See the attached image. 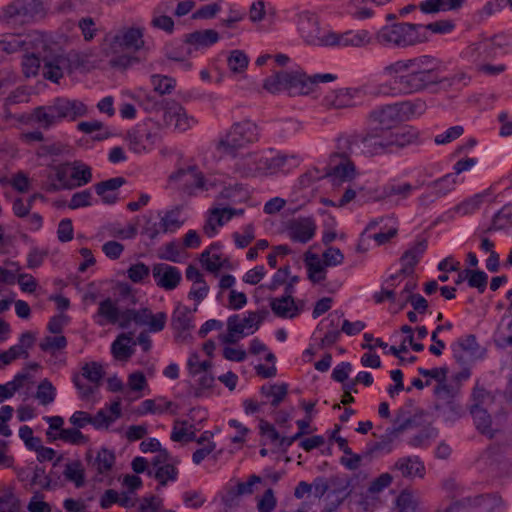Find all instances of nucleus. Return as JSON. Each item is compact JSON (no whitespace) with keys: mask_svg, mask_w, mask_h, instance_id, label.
<instances>
[{"mask_svg":"<svg viewBox=\"0 0 512 512\" xmlns=\"http://www.w3.org/2000/svg\"><path fill=\"white\" fill-rule=\"evenodd\" d=\"M410 102L404 101L377 107L368 114V126L384 130H399L398 125L404 121V109Z\"/></svg>","mask_w":512,"mask_h":512,"instance_id":"obj_17","label":"nucleus"},{"mask_svg":"<svg viewBox=\"0 0 512 512\" xmlns=\"http://www.w3.org/2000/svg\"><path fill=\"white\" fill-rule=\"evenodd\" d=\"M261 318L255 312H248V316L242 320L237 314L231 315L227 320V328L233 332H238L240 337L253 334L259 329Z\"/></svg>","mask_w":512,"mask_h":512,"instance_id":"obj_35","label":"nucleus"},{"mask_svg":"<svg viewBox=\"0 0 512 512\" xmlns=\"http://www.w3.org/2000/svg\"><path fill=\"white\" fill-rule=\"evenodd\" d=\"M177 463L178 461L172 459V461L159 466L154 471L148 470L147 474L150 477H154L161 486H166L169 481L175 482L178 479L179 470L176 467Z\"/></svg>","mask_w":512,"mask_h":512,"instance_id":"obj_48","label":"nucleus"},{"mask_svg":"<svg viewBox=\"0 0 512 512\" xmlns=\"http://www.w3.org/2000/svg\"><path fill=\"white\" fill-rule=\"evenodd\" d=\"M384 283L388 287L403 286V288H417L419 285L417 274L411 273L402 267L397 269L395 272H391V270H389L386 273Z\"/></svg>","mask_w":512,"mask_h":512,"instance_id":"obj_39","label":"nucleus"},{"mask_svg":"<svg viewBox=\"0 0 512 512\" xmlns=\"http://www.w3.org/2000/svg\"><path fill=\"white\" fill-rule=\"evenodd\" d=\"M423 30L421 34L426 37V42L429 40V32L434 34H449L455 29V23L449 19L438 20L429 24H421Z\"/></svg>","mask_w":512,"mask_h":512,"instance_id":"obj_61","label":"nucleus"},{"mask_svg":"<svg viewBox=\"0 0 512 512\" xmlns=\"http://www.w3.org/2000/svg\"><path fill=\"white\" fill-rule=\"evenodd\" d=\"M453 356L459 363L465 361L466 356L476 357L479 354L480 346L474 334H468L458 338L451 344Z\"/></svg>","mask_w":512,"mask_h":512,"instance_id":"obj_36","label":"nucleus"},{"mask_svg":"<svg viewBox=\"0 0 512 512\" xmlns=\"http://www.w3.org/2000/svg\"><path fill=\"white\" fill-rule=\"evenodd\" d=\"M163 123L166 126H174L180 132H185L192 128L196 123V119L188 115L186 110L180 103L170 100L165 103V113H163Z\"/></svg>","mask_w":512,"mask_h":512,"instance_id":"obj_24","label":"nucleus"},{"mask_svg":"<svg viewBox=\"0 0 512 512\" xmlns=\"http://www.w3.org/2000/svg\"><path fill=\"white\" fill-rule=\"evenodd\" d=\"M67 338L64 335L45 336L39 343V348L43 352L54 354L56 351L67 347Z\"/></svg>","mask_w":512,"mask_h":512,"instance_id":"obj_63","label":"nucleus"},{"mask_svg":"<svg viewBox=\"0 0 512 512\" xmlns=\"http://www.w3.org/2000/svg\"><path fill=\"white\" fill-rule=\"evenodd\" d=\"M36 398L44 406L51 404L55 400L56 388L50 380L44 379L39 383Z\"/></svg>","mask_w":512,"mask_h":512,"instance_id":"obj_64","label":"nucleus"},{"mask_svg":"<svg viewBox=\"0 0 512 512\" xmlns=\"http://www.w3.org/2000/svg\"><path fill=\"white\" fill-rule=\"evenodd\" d=\"M152 275L156 285L160 288H176L182 279L181 271L166 263L155 264Z\"/></svg>","mask_w":512,"mask_h":512,"instance_id":"obj_31","label":"nucleus"},{"mask_svg":"<svg viewBox=\"0 0 512 512\" xmlns=\"http://www.w3.org/2000/svg\"><path fill=\"white\" fill-rule=\"evenodd\" d=\"M351 140L354 145L361 148L363 154L378 156L394 153L418 143L419 132L411 126H403L399 130H384L368 126L364 134Z\"/></svg>","mask_w":512,"mask_h":512,"instance_id":"obj_2","label":"nucleus"},{"mask_svg":"<svg viewBox=\"0 0 512 512\" xmlns=\"http://www.w3.org/2000/svg\"><path fill=\"white\" fill-rule=\"evenodd\" d=\"M421 24L397 22L382 26L375 34L378 44L388 48H408L426 42Z\"/></svg>","mask_w":512,"mask_h":512,"instance_id":"obj_6","label":"nucleus"},{"mask_svg":"<svg viewBox=\"0 0 512 512\" xmlns=\"http://www.w3.org/2000/svg\"><path fill=\"white\" fill-rule=\"evenodd\" d=\"M45 15L46 8L41 0H14L0 9V28L17 29Z\"/></svg>","mask_w":512,"mask_h":512,"instance_id":"obj_7","label":"nucleus"},{"mask_svg":"<svg viewBox=\"0 0 512 512\" xmlns=\"http://www.w3.org/2000/svg\"><path fill=\"white\" fill-rule=\"evenodd\" d=\"M392 0H349L346 13L354 20L364 21L377 15V10Z\"/></svg>","mask_w":512,"mask_h":512,"instance_id":"obj_27","label":"nucleus"},{"mask_svg":"<svg viewBox=\"0 0 512 512\" xmlns=\"http://www.w3.org/2000/svg\"><path fill=\"white\" fill-rule=\"evenodd\" d=\"M132 337L128 334L119 335L111 345V353L117 360H127L133 354V349L129 345Z\"/></svg>","mask_w":512,"mask_h":512,"instance_id":"obj_53","label":"nucleus"},{"mask_svg":"<svg viewBox=\"0 0 512 512\" xmlns=\"http://www.w3.org/2000/svg\"><path fill=\"white\" fill-rule=\"evenodd\" d=\"M397 512H417L420 500L413 492L403 490L395 500Z\"/></svg>","mask_w":512,"mask_h":512,"instance_id":"obj_56","label":"nucleus"},{"mask_svg":"<svg viewBox=\"0 0 512 512\" xmlns=\"http://www.w3.org/2000/svg\"><path fill=\"white\" fill-rule=\"evenodd\" d=\"M146 28L142 24L124 25L106 34L104 50L107 55L143 53L148 51Z\"/></svg>","mask_w":512,"mask_h":512,"instance_id":"obj_5","label":"nucleus"},{"mask_svg":"<svg viewBox=\"0 0 512 512\" xmlns=\"http://www.w3.org/2000/svg\"><path fill=\"white\" fill-rule=\"evenodd\" d=\"M51 478L46 474L45 468L35 465L32 467L31 480L28 484H24L26 490H32L34 486H39L42 490L51 489Z\"/></svg>","mask_w":512,"mask_h":512,"instance_id":"obj_58","label":"nucleus"},{"mask_svg":"<svg viewBox=\"0 0 512 512\" xmlns=\"http://www.w3.org/2000/svg\"><path fill=\"white\" fill-rule=\"evenodd\" d=\"M70 166L71 173L69 180H72L74 189L82 187L92 181V169L90 166L80 161H74Z\"/></svg>","mask_w":512,"mask_h":512,"instance_id":"obj_49","label":"nucleus"},{"mask_svg":"<svg viewBox=\"0 0 512 512\" xmlns=\"http://www.w3.org/2000/svg\"><path fill=\"white\" fill-rule=\"evenodd\" d=\"M445 512H507V504L499 494L485 493L454 501Z\"/></svg>","mask_w":512,"mask_h":512,"instance_id":"obj_12","label":"nucleus"},{"mask_svg":"<svg viewBox=\"0 0 512 512\" xmlns=\"http://www.w3.org/2000/svg\"><path fill=\"white\" fill-rule=\"evenodd\" d=\"M150 82L153 86V91L162 97L165 94H170L176 86V80L172 77L160 74H153L150 77Z\"/></svg>","mask_w":512,"mask_h":512,"instance_id":"obj_59","label":"nucleus"},{"mask_svg":"<svg viewBox=\"0 0 512 512\" xmlns=\"http://www.w3.org/2000/svg\"><path fill=\"white\" fill-rule=\"evenodd\" d=\"M173 406L174 403L172 401L166 400L165 398L146 399L140 404L137 413L139 415H146L148 413L163 414L170 410Z\"/></svg>","mask_w":512,"mask_h":512,"instance_id":"obj_51","label":"nucleus"},{"mask_svg":"<svg viewBox=\"0 0 512 512\" xmlns=\"http://www.w3.org/2000/svg\"><path fill=\"white\" fill-rule=\"evenodd\" d=\"M427 249V241L419 240L407 249L400 257V266L411 273H415V267L420 262Z\"/></svg>","mask_w":512,"mask_h":512,"instance_id":"obj_40","label":"nucleus"},{"mask_svg":"<svg viewBox=\"0 0 512 512\" xmlns=\"http://www.w3.org/2000/svg\"><path fill=\"white\" fill-rule=\"evenodd\" d=\"M220 244L212 243L209 248L205 249L200 255L202 267L212 278H219L218 288H233L236 279L231 274H221L224 268H230V262L219 252Z\"/></svg>","mask_w":512,"mask_h":512,"instance_id":"obj_13","label":"nucleus"},{"mask_svg":"<svg viewBox=\"0 0 512 512\" xmlns=\"http://www.w3.org/2000/svg\"><path fill=\"white\" fill-rule=\"evenodd\" d=\"M470 413L473 417V421L476 429L483 435H487L489 438L494 437V431L491 427L492 419L490 414L483 407L471 406Z\"/></svg>","mask_w":512,"mask_h":512,"instance_id":"obj_47","label":"nucleus"},{"mask_svg":"<svg viewBox=\"0 0 512 512\" xmlns=\"http://www.w3.org/2000/svg\"><path fill=\"white\" fill-rule=\"evenodd\" d=\"M381 75L389 80L376 87L372 92L375 96L405 97L434 91L439 86L462 89L471 81L463 71L442 77L440 61L428 54L391 62L382 68Z\"/></svg>","mask_w":512,"mask_h":512,"instance_id":"obj_1","label":"nucleus"},{"mask_svg":"<svg viewBox=\"0 0 512 512\" xmlns=\"http://www.w3.org/2000/svg\"><path fill=\"white\" fill-rule=\"evenodd\" d=\"M328 47H362L371 42L372 36L368 30H349L344 33L332 31L328 37Z\"/></svg>","mask_w":512,"mask_h":512,"instance_id":"obj_25","label":"nucleus"},{"mask_svg":"<svg viewBox=\"0 0 512 512\" xmlns=\"http://www.w3.org/2000/svg\"><path fill=\"white\" fill-rule=\"evenodd\" d=\"M46 438L49 443L55 442L57 440H61L64 443H68L71 445H84L88 443V436L84 435L77 428H65L61 430V432L57 433H46Z\"/></svg>","mask_w":512,"mask_h":512,"instance_id":"obj_43","label":"nucleus"},{"mask_svg":"<svg viewBox=\"0 0 512 512\" xmlns=\"http://www.w3.org/2000/svg\"><path fill=\"white\" fill-rule=\"evenodd\" d=\"M455 190V175L445 174L425 185L424 191L416 198V206L426 211L439 199Z\"/></svg>","mask_w":512,"mask_h":512,"instance_id":"obj_18","label":"nucleus"},{"mask_svg":"<svg viewBox=\"0 0 512 512\" xmlns=\"http://www.w3.org/2000/svg\"><path fill=\"white\" fill-rule=\"evenodd\" d=\"M400 414H404L402 409H399L398 415L394 419V426L387 428L385 434L380 436V439L375 442H369L366 445L364 456L372 457L379 454H389L393 451V442L399 433L403 432L412 425V419H400Z\"/></svg>","mask_w":512,"mask_h":512,"instance_id":"obj_19","label":"nucleus"},{"mask_svg":"<svg viewBox=\"0 0 512 512\" xmlns=\"http://www.w3.org/2000/svg\"><path fill=\"white\" fill-rule=\"evenodd\" d=\"M284 74L285 92L293 96L310 94L317 84L332 82L337 78L331 73L307 75L302 70H284Z\"/></svg>","mask_w":512,"mask_h":512,"instance_id":"obj_14","label":"nucleus"},{"mask_svg":"<svg viewBox=\"0 0 512 512\" xmlns=\"http://www.w3.org/2000/svg\"><path fill=\"white\" fill-rule=\"evenodd\" d=\"M172 8V2H163L157 5L152 12L150 25L171 34L174 30V21L167 13L171 12Z\"/></svg>","mask_w":512,"mask_h":512,"instance_id":"obj_37","label":"nucleus"},{"mask_svg":"<svg viewBox=\"0 0 512 512\" xmlns=\"http://www.w3.org/2000/svg\"><path fill=\"white\" fill-rule=\"evenodd\" d=\"M353 145L351 138L338 139L337 150L331 155L330 168L326 173L334 184L350 181L355 175V165L350 160Z\"/></svg>","mask_w":512,"mask_h":512,"instance_id":"obj_9","label":"nucleus"},{"mask_svg":"<svg viewBox=\"0 0 512 512\" xmlns=\"http://www.w3.org/2000/svg\"><path fill=\"white\" fill-rule=\"evenodd\" d=\"M266 165V157L257 153H249L236 161L234 171L246 178L268 175Z\"/></svg>","mask_w":512,"mask_h":512,"instance_id":"obj_26","label":"nucleus"},{"mask_svg":"<svg viewBox=\"0 0 512 512\" xmlns=\"http://www.w3.org/2000/svg\"><path fill=\"white\" fill-rule=\"evenodd\" d=\"M27 38L28 37L23 34H12L9 37L0 40V49L5 55L20 51L25 47Z\"/></svg>","mask_w":512,"mask_h":512,"instance_id":"obj_62","label":"nucleus"},{"mask_svg":"<svg viewBox=\"0 0 512 512\" xmlns=\"http://www.w3.org/2000/svg\"><path fill=\"white\" fill-rule=\"evenodd\" d=\"M343 316L344 313L342 311L335 310L318 323L313 337L317 333L324 332L320 338L319 348L331 347L340 340L342 331L339 329V325Z\"/></svg>","mask_w":512,"mask_h":512,"instance_id":"obj_23","label":"nucleus"},{"mask_svg":"<svg viewBox=\"0 0 512 512\" xmlns=\"http://www.w3.org/2000/svg\"><path fill=\"white\" fill-rule=\"evenodd\" d=\"M140 105L147 112L163 111L165 113V103L169 100L162 99L152 92H143L138 95Z\"/></svg>","mask_w":512,"mask_h":512,"instance_id":"obj_57","label":"nucleus"},{"mask_svg":"<svg viewBox=\"0 0 512 512\" xmlns=\"http://www.w3.org/2000/svg\"><path fill=\"white\" fill-rule=\"evenodd\" d=\"M437 269L440 272H452L453 286H460L465 281L470 288H486L488 284V275L483 270L479 269H462L461 262L456 259L454 255H448L442 259Z\"/></svg>","mask_w":512,"mask_h":512,"instance_id":"obj_11","label":"nucleus"},{"mask_svg":"<svg viewBox=\"0 0 512 512\" xmlns=\"http://www.w3.org/2000/svg\"><path fill=\"white\" fill-rule=\"evenodd\" d=\"M416 187L411 183L398 180H390L381 189V198L400 204L411 197Z\"/></svg>","mask_w":512,"mask_h":512,"instance_id":"obj_30","label":"nucleus"},{"mask_svg":"<svg viewBox=\"0 0 512 512\" xmlns=\"http://www.w3.org/2000/svg\"><path fill=\"white\" fill-rule=\"evenodd\" d=\"M306 267L309 279L313 283H319L325 278L326 264L323 259H320L317 255L312 254L306 257Z\"/></svg>","mask_w":512,"mask_h":512,"instance_id":"obj_54","label":"nucleus"},{"mask_svg":"<svg viewBox=\"0 0 512 512\" xmlns=\"http://www.w3.org/2000/svg\"><path fill=\"white\" fill-rule=\"evenodd\" d=\"M368 91L366 87H343L328 91L321 105L328 110L352 108L364 102Z\"/></svg>","mask_w":512,"mask_h":512,"instance_id":"obj_16","label":"nucleus"},{"mask_svg":"<svg viewBox=\"0 0 512 512\" xmlns=\"http://www.w3.org/2000/svg\"><path fill=\"white\" fill-rule=\"evenodd\" d=\"M259 138L258 127L250 120L234 123L217 145L218 151L234 156L236 151Z\"/></svg>","mask_w":512,"mask_h":512,"instance_id":"obj_8","label":"nucleus"},{"mask_svg":"<svg viewBox=\"0 0 512 512\" xmlns=\"http://www.w3.org/2000/svg\"><path fill=\"white\" fill-rule=\"evenodd\" d=\"M104 376L103 366L96 361L86 362L80 372H74L72 383L77 389L79 398L89 400L98 390Z\"/></svg>","mask_w":512,"mask_h":512,"instance_id":"obj_15","label":"nucleus"},{"mask_svg":"<svg viewBox=\"0 0 512 512\" xmlns=\"http://www.w3.org/2000/svg\"><path fill=\"white\" fill-rule=\"evenodd\" d=\"M483 201L482 194H475L474 196L465 199L460 202L456 206L448 209L443 214H441L438 218V221H452L457 216H467L475 213L481 206Z\"/></svg>","mask_w":512,"mask_h":512,"instance_id":"obj_33","label":"nucleus"},{"mask_svg":"<svg viewBox=\"0 0 512 512\" xmlns=\"http://www.w3.org/2000/svg\"><path fill=\"white\" fill-rule=\"evenodd\" d=\"M77 57L76 53L45 54L44 56L35 53L26 54L22 59V71L27 78L35 77L42 67L44 77L58 83L65 73L73 71L75 68L73 62Z\"/></svg>","mask_w":512,"mask_h":512,"instance_id":"obj_3","label":"nucleus"},{"mask_svg":"<svg viewBox=\"0 0 512 512\" xmlns=\"http://www.w3.org/2000/svg\"><path fill=\"white\" fill-rule=\"evenodd\" d=\"M169 179L178 183L179 187L188 195H196L198 192L207 191L212 186V183L208 182L196 166L179 169L171 174Z\"/></svg>","mask_w":512,"mask_h":512,"instance_id":"obj_21","label":"nucleus"},{"mask_svg":"<svg viewBox=\"0 0 512 512\" xmlns=\"http://www.w3.org/2000/svg\"><path fill=\"white\" fill-rule=\"evenodd\" d=\"M267 173L288 172L299 165V158L296 155L278 154L272 158H266Z\"/></svg>","mask_w":512,"mask_h":512,"instance_id":"obj_42","label":"nucleus"},{"mask_svg":"<svg viewBox=\"0 0 512 512\" xmlns=\"http://www.w3.org/2000/svg\"><path fill=\"white\" fill-rule=\"evenodd\" d=\"M126 182L123 177H114L108 180L99 182L95 185L96 193L102 198L105 204H114L117 200V196L114 193Z\"/></svg>","mask_w":512,"mask_h":512,"instance_id":"obj_41","label":"nucleus"},{"mask_svg":"<svg viewBox=\"0 0 512 512\" xmlns=\"http://www.w3.org/2000/svg\"><path fill=\"white\" fill-rule=\"evenodd\" d=\"M288 384H264L260 394L266 398L273 408H277L288 394Z\"/></svg>","mask_w":512,"mask_h":512,"instance_id":"obj_46","label":"nucleus"},{"mask_svg":"<svg viewBox=\"0 0 512 512\" xmlns=\"http://www.w3.org/2000/svg\"><path fill=\"white\" fill-rule=\"evenodd\" d=\"M315 220L311 217H300L290 221L288 234L292 241L299 243L309 242L316 232Z\"/></svg>","mask_w":512,"mask_h":512,"instance_id":"obj_28","label":"nucleus"},{"mask_svg":"<svg viewBox=\"0 0 512 512\" xmlns=\"http://www.w3.org/2000/svg\"><path fill=\"white\" fill-rule=\"evenodd\" d=\"M512 227V204L504 205L493 217L486 233L505 230Z\"/></svg>","mask_w":512,"mask_h":512,"instance_id":"obj_50","label":"nucleus"},{"mask_svg":"<svg viewBox=\"0 0 512 512\" xmlns=\"http://www.w3.org/2000/svg\"><path fill=\"white\" fill-rule=\"evenodd\" d=\"M393 469L399 471L406 479H422L426 474L425 464L417 455L400 457L394 463Z\"/></svg>","mask_w":512,"mask_h":512,"instance_id":"obj_32","label":"nucleus"},{"mask_svg":"<svg viewBox=\"0 0 512 512\" xmlns=\"http://www.w3.org/2000/svg\"><path fill=\"white\" fill-rule=\"evenodd\" d=\"M171 326L176 331L177 338H186V333L192 328L191 319L186 309L178 308L174 311Z\"/></svg>","mask_w":512,"mask_h":512,"instance_id":"obj_52","label":"nucleus"},{"mask_svg":"<svg viewBox=\"0 0 512 512\" xmlns=\"http://www.w3.org/2000/svg\"><path fill=\"white\" fill-rule=\"evenodd\" d=\"M463 56L473 63H480L482 61L493 59L498 56L491 38L483 39L478 42L470 44L464 51Z\"/></svg>","mask_w":512,"mask_h":512,"instance_id":"obj_34","label":"nucleus"},{"mask_svg":"<svg viewBox=\"0 0 512 512\" xmlns=\"http://www.w3.org/2000/svg\"><path fill=\"white\" fill-rule=\"evenodd\" d=\"M270 307L273 313L280 318H294L299 313V308L291 295L285 294L281 297L272 298Z\"/></svg>","mask_w":512,"mask_h":512,"instance_id":"obj_38","label":"nucleus"},{"mask_svg":"<svg viewBox=\"0 0 512 512\" xmlns=\"http://www.w3.org/2000/svg\"><path fill=\"white\" fill-rule=\"evenodd\" d=\"M158 139V132L150 119L137 124L127 134L129 149L137 154L151 151Z\"/></svg>","mask_w":512,"mask_h":512,"instance_id":"obj_20","label":"nucleus"},{"mask_svg":"<svg viewBox=\"0 0 512 512\" xmlns=\"http://www.w3.org/2000/svg\"><path fill=\"white\" fill-rule=\"evenodd\" d=\"M87 113L88 107L83 101L57 97L51 104L35 108L32 118L44 129H49L63 121H75Z\"/></svg>","mask_w":512,"mask_h":512,"instance_id":"obj_4","label":"nucleus"},{"mask_svg":"<svg viewBox=\"0 0 512 512\" xmlns=\"http://www.w3.org/2000/svg\"><path fill=\"white\" fill-rule=\"evenodd\" d=\"M69 167L68 162L48 166L43 171L45 181L42 183V189L48 193L74 189L72 180H69Z\"/></svg>","mask_w":512,"mask_h":512,"instance_id":"obj_22","label":"nucleus"},{"mask_svg":"<svg viewBox=\"0 0 512 512\" xmlns=\"http://www.w3.org/2000/svg\"><path fill=\"white\" fill-rule=\"evenodd\" d=\"M97 316L105 319L107 323L116 324L120 316L119 308L110 298H106L99 303Z\"/></svg>","mask_w":512,"mask_h":512,"instance_id":"obj_60","label":"nucleus"},{"mask_svg":"<svg viewBox=\"0 0 512 512\" xmlns=\"http://www.w3.org/2000/svg\"><path fill=\"white\" fill-rule=\"evenodd\" d=\"M161 212H153L149 211L145 215H143V219L145 220L143 226V233L148 236L151 240L156 239L160 234L163 233V226L160 220Z\"/></svg>","mask_w":512,"mask_h":512,"instance_id":"obj_55","label":"nucleus"},{"mask_svg":"<svg viewBox=\"0 0 512 512\" xmlns=\"http://www.w3.org/2000/svg\"><path fill=\"white\" fill-rule=\"evenodd\" d=\"M298 33L308 45L328 47V37L332 30L321 26L319 16L312 11L303 10L295 15Z\"/></svg>","mask_w":512,"mask_h":512,"instance_id":"obj_10","label":"nucleus"},{"mask_svg":"<svg viewBox=\"0 0 512 512\" xmlns=\"http://www.w3.org/2000/svg\"><path fill=\"white\" fill-rule=\"evenodd\" d=\"M87 459L99 474H106L113 468L116 457L112 450L102 447L98 450L93 461L90 453H87Z\"/></svg>","mask_w":512,"mask_h":512,"instance_id":"obj_45","label":"nucleus"},{"mask_svg":"<svg viewBox=\"0 0 512 512\" xmlns=\"http://www.w3.org/2000/svg\"><path fill=\"white\" fill-rule=\"evenodd\" d=\"M219 40V35L215 30L206 29L194 31L186 35L185 42L195 47V49L207 48Z\"/></svg>","mask_w":512,"mask_h":512,"instance_id":"obj_44","label":"nucleus"},{"mask_svg":"<svg viewBox=\"0 0 512 512\" xmlns=\"http://www.w3.org/2000/svg\"><path fill=\"white\" fill-rule=\"evenodd\" d=\"M241 214H243L242 209H234L228 207L212 209L210 211V216L203 227V230L209 238H212L218 233V227L224 226L234 216Z\"/></svg>","mask_w":512,"mask_h":512,"instance_id":"obj_29","label":"nucleus"}]
</instances>
